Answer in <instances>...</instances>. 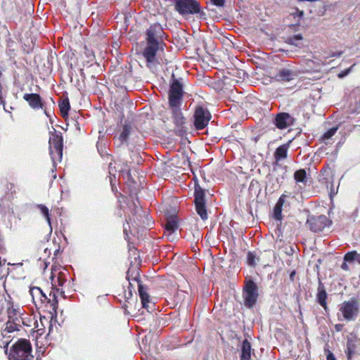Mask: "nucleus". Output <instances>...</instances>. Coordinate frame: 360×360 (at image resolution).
Returning a JSON list of instances; mask_svg holds the SVG:
<instances>
[{
  "label": "nucleus",
  "instance_id": "obj_46",
  "mask_svg": "<svg viewBox=\"0 0 360 360\" xmlns=\"http://www.w3.org/2000/svg\"><path fill=\"white\" fill-rule=\"evenodd\" d=\"M60 293L61 295H64V292H63V291H61ZM63 296L65 297V295H63Z\"/></svg>",
  "mask_w": 360,
  "mask_h": 360
},
{
  "label": "nucleus",
  "instance_id": "obj_44",
  "mask_svg": "<svg viewBox=\"0 0 360 360\" xmlns=\"http://www.w3.org/2000/svg\"><path fill=\"white\" fill-rule=\"evenodd\" d=\"M44 113H45V115H46L47 117H50L49 113L46 111V109H44Z\"/></svg>",
  "mask_w": 360,
  "mask_h": 360
},
{
  "label": "nucleus",
  "instance_id": "obj_21",
  "mask_svg": "<svg viewBox=\"0 0 360 360\" xmlns=\"http://www.w3.org/2000/svg\"><path fill=\"white\" fill-rule=\"evenodd\" d=\"M285 195L283 194L278 199L274 209V217L276 220L282 219V207L285 202Z\"/></svg>",
  "mask_w": 360,
  "mask_h": 360
},
{
  "label": "nucleus",
  "instance_id": "obj_19",
  "mask_svg": "<svg viewBox=\"0 0 360 360\" xmlns=\"http://www.w3.org/2000/svg\"><path fill=\"white\" fill-rule=\"evenodd\" d=\"M251 357V345L245 339L242 342L240 360H250Z\"/></svg>",
  "mask_w": 360,
  "mask_h": 360
},
{
  "label": "nucleus",
  "instance_id": "obj_27",
  "mask_svg": "<svg viewBox=\"0 0 360 360\" xmlns=\"http://www.w3.org/2000/svg\"><path fill=\"white\" fill-rule=\"evenodd\" d=\"M59 108L60 110L61 115L63 117H65L68 115V111L70 108V103L68 98L63 99L60 103H59Z\"/></svg>",
  "mask_w": 360,
  "mask_h": 360
},
{
  "label": "nucleus",
  "instance_id": "obj_24",
  "mask_svg": "<svg viewBox=\"0 0 360 360\" xmlns=\"http://www.w3.org/2000/svg\"><path fill=\"white\" fill-rule=\"evenodd\" d=\"M131 127L128 124H124L123 126L122 130L120 132L118 139L120 143H123L127 141L128 137L131 133Z\"/></svg>",
  "mask_w": 360,
  "mask_h": 360
},
{
  "label": "nucleus",
  "instance_id": "obj_47",
  "mask_svg": "<svg viewBox=\"0 0 360 360\" xmlns=\"http://www.w3.org/2000/svg\"><path fill=\"white\" fill-rule=\"evenodd\" d=\"M46 251H47V248H45V250H44L45 253L46 252Z\"/></svg>",
  "mask_w": 360,
  "mask_h": 360
},
{
  "label": "nucleus",
  "instance_id": "obj_31",
  "mask_svg": "<svg viewBox=\"0 0 360 360\" xmlns=\"http://www.w3.org/2000/svg\"><path fill=\"white\" fill-rule=\"evenodd\" d=\"M294 178L297 182H305L306 171L304 169H299L294 174Z\"/></svg>",
  "mask_w": 360,
  "mask_h": 360
},
{
  "label": "nucleus",
  "instance_id": "obj_17",
  "mask_svg": "<svg viewBox=\"0 0 360 360\" xmlns=\"http://www.w3.org/2000/svg\"><path fill=\"white\" fill-rule=\"evenodd\" d=\"M23 99L26 101L29 105L33 109H44V104L41 96L38 94H25Z\"/></svg>",
  "mask_w": 360,
  "mask_h": 360
},
{
  "label": "nucleus",
  "instance_id": "obj_3",
  "mask_svg": "<svg viewBox=\"0 0 360 360\" xmlns=\"http://www.w3.org/2000/svg\"><path fill=\"white\" fill-rule=\"evenodd\" d=\"M53 131L51 132L49 138V151L53 161V165L56 167L60 162L63 157V140L60 132H57L53 128Z\"/></svg>",
  "mask_w": 360,
  "mask_h": 360
},
{
  "label": "nucleus",
  "instance_id": "obj_38",
  "mask_svg": "<svg viewBox=\"0 0 360 360\" xmlns=\"http://www.w3.org/2000/svg\"><path fill=\"white\" fill-rule=\"evenodd\" d=\"M326 359L327 360H335V357L333 353H331L330 352H328V354H327V356H326Z\"/></svg>",
  "mask_w": 360,
  "mask_h": 360
},
{
  "label": "nucleus",
  "instance_id": "obj_12",
  "mask_svg": "<svg viewBox=\"0 0 360 360\" xmlns=\"http://www.w3.org/2000/svg\"><path fill=\"white\" fill-rule=\"evenodd\" d=\"M307 224L314 232L323 231L326 227L330 225L331 221L325 215L311 217L307 219Z\"/></svg>",
  "mask_w": 360,
  "mask_h": 360
},
{
  "label": "nucleus",
  "instance_id": "obj_15",
  "mask_svg": "<svg viewBox=\"0 0 360 360\" xmlns=\"http://www.w3.org/2000/svg\"><path fill=\"white\" fill-rule=\"evenodd\" d=\"M170 107L172 108V110L173 122L176 125V130L178 131L179 134H181L182 132L185 131L184 129L185 119L179 108L180 105Z\"/></svg>",
  "mask_w": 360,
  "mask_h": 360
},
{
  "label": "nucleus",
  "instance_id": "obj_41",
  "mask_svg": "<svg viewBox=\"0 0 360 360\" xmlns=\"http://www.w3.org/2000/svg\"><path fill=\"white\" fill-rule=\"evenodd\" d=\"M341 267H342V269H345V270L347 269V265L346 263H343L342 264Z\"/></svg>",
  "mask_w": 360,
  "mask_h": 360
},
{
  "label": "nucleus",
  "instance_id": "obj_10",
  "mask_svg": "<svg viewBox=\"0 0 360 360\" xmlns=\"http://www.w3.org/2000/svg\"><path fill=\"white\" fill-rule=\"evenodd\" d=\"M165 32L162 25L159 23H155L150 26L146 31V41L150 44L155 43L156 44H164Z\"/></svg>",
  "mask_w": 360,
  "mask_h": 360
},
{
  "label": "nucleus",
  "instance_id": "obj_43",
  "mask_svg": "<svg viewBox=\"0 0 360 360\" xmlns=\"http://www.w3.org/2000/svg\"><path fill=\"white\" fill-rule=\"evenodd\" d=\"M127 279L129 281V283L130 285H132V283H131V280L130 279L129 276V272L127 273Z\"/></svg>",
  "mask_w": 360,
  "mask_h": 360
},
{
  "label": "nucleus",
  "instance_id": "obj_30",
  "mask_svg": "<svg viewBox=\"0 0 360 360\" xmlns=\"http://www.w3.org/2000/svg\"><path fill=\"white\" fill-rule=\"evenodd\" d=\"M11 317L9 316V320L6 323V326L5 330L11 333L18 329V326L20 325V320L16 318L15 321L17 322H11Z\"/></svg>",
  "mask_w": 360,
  "mask_h": 360
},
{
  "label": "nucleus",
  "instance_id": "obj_4",
  "mask_svg": "<svg viewBox=\"0 0 360 360\" xmlns=\"http://www.w3.org/2000/svg\"><path fill=\"white\" fill-rule=\"evenodd\" d=\"M359 309L358 302L355 299L343 302L339 306V311L342 314V319L340 318L338 314V319L340 321L346 320L347 321L355 320L359 313Z\"/></svg>",
  "mask_w": 360,
  "mask_h": 360
},
{
  "label": "nucleus",
  "instance_id": "obj_35",
  "mask_svg": "<svg viewBox=\"0 0 360 360\" xmlns=\"http://www.w3.org/2000/svg\"><path fill=\"white\" fill-rule=\"evenodd\" d=\"M352 68V66L351 68H349L347 69V70H343V71L340 72L338 74V77H339V78H343V77H345V76H347V75L349 73V72L351 71Z\"/></svg>",
  "mask_w": 360,
  "mask_h": 360
},
{
  "label": "nucleus",
  "instance_id": "obj_9",
  "mask_svg": "<svg viewBox=\"0 0 360 360\" xmlns=\"http://www.w3.org/2000/svg\"><path fill=\"white\" fill-rule=\"evenodd\" d=\"M194 196L195 210L200 218L205 221L208 218L207 209L205 207V193L199 186H195V188Z\"/></svg>",
  "mask_w": 360,
  "mask_h": 360
},
{
  "label": "nucleus",
  "instance_id": "obj_2",
  "mask_svg": "<svg viewBox=\"0 0 360 360\" xmlns=\"http://www.w3.org/2000/svg\"><path fill=\"white\" fill-rule=\"evenodd\" d=\"M30 294L32 296V301L37 308H41L45 302L50 305L51 309L54 313H56L58 307V300L56 292L51 291L49 298L43 292L39 287H32L30 290Z\"/></svg>",
  "mask_w": 360,
  "mask_h": 360
},
{
  "label": "nucleus",
  "instance_id": "obj_14",
  "mask_svg": "<svg viewBox=\"0 0 360 360\" xmlns=\"http://www.w3.org/2000/svg\"><path fill=\"white\" fill-rule=\"evenodd\" d=\"M133 281L136 282L138 284L139 293L141 300L142 307L148 311L153 309L154 303L150 301V295L147 292L146 288L142 285L136 277L132 279Z\"/></svg>",
  "mask_w": 360,
  "mask_h": 360
},
{
  "label": "nucleus",
  "instance_id": "obj_28",
  "mask_svg": "<svg viewBox=\"0 0 360 360\" xmlns=\"http://www.w3.org/2000/svg\"><path fill=\"white\" fill-rule=\"evenodd\" d=\"M302 40V36L300 34L293 35L292 37H288L286 39V42L290 45H293L295 46H300L301 41Z\"/></svg>",
  "mask_w": 360,
  "mask_h": 360
},
{
  "label": "nucleus",
  "instance_id": "obj_1",
  "mask_svg": "<svg viewBox=\"0 0 360 360\" xmlns=\"http://www.w3.org/2000/svg\"><path fill=\"white\" fill-rule=\"evenodd\" d=\"M32 345L29 340L20 339L11 347L9 360H30L32 358Z\"/></svg>",
  "mask_w": 360,
  "mask_h": 360
},
{
  "label": "nucleus",
  "instance_id": "obj_13",
  "mask_svg": "<svg viewBox=\"0 0 360 360\" xmlns=\"http://www.w3.org/2000/svg\"><path fill=\"white\" fill-rule=\"evenodd\" d=\"M51 283L52 285V291L58 292V286H62L66 281L65 274L60 267L53 266L50 276Z\"/></svg>",
  "mask_w": 360,
  "mask_h": 360
},
{
  "label": "nucleus",
  "instance_id": "obj_36",
  "mask_svg": "<svg viewBox=\"0 0 360 360\" xmlns=\"http://www.w3.org/2000/svg\"><path fill=\"white\" fill-rule=\"evenodd\" d=\"M291 15H292L294 18L298 17L299 18H301L304 15V12L296 8L295 12L292 13Z\"/></svg>",
  "mask_w": 360,
  "mask_h": 360
},
{
  "label": "nucleus",
  "instance_id": "obj_26",
  "mask_svg": "<svg viewBox=\"0 0 360 360\" xmlns=\"http://www.w3.org/2000/svg\"><path fill=\"white\" fill-rule=\"evenodd\" d=\"M355 349L356 345L354 342L351 339L348 340L347 342V349L345 351L348 360H351L352 359L353 355L355 353Z\"/></svg>",
  "mask_w": 360,
  "mask_h": 360
},
{
  "label": "nucleus",
  "instance_id": "obj_23",
  "mask_svg": "<svg viewBox=\"0 0 360 360\" xmlns=\"http://www.w3.org/2000/svg\"><path fill=\"white\" fill-rule=\"evenodd\" d=\"M278 76L281 80L290 81L295 78L296 75L292 70L283 68L279 71Z\"/></svg>",
  "mask_w": 360,
  "mask_h": 360
},
{
  "label": "nucleus",
  "instance_id": "obj_20",
  "mask_svg": "<svg viewBox=\"0 0 360 360\" xmlns=\"http://www.w3.org/2000/svg\"><path fill=\"white\" fill-rule=\"evenodd\" d=\"M288 144H283L278 147L274 153V158L276 162H279L287 158Z\"/></svg>",
  "mask_w": 360,
  "mask_h": 360
},
{
  "label": "nucleus",
  "instance_id": "obj_8",
  "mask_svg": "<svg viewBox=\"0 0 360 360\" xmlns=\"http://www.w3.org/2000/svg\"><path fill=\"white\" fill-rule=\"evenodd\" d=\"M165 44H150L146 41V46L143 51V56L147 62V66L151 68L152 65L158 63L157 53L158 51L164 50Z\"/></svg>",
  "mask_w": 360,
  "mask_h": 360
},
{
  "label": "nucleus",
  "instance_id": "obj_42",
  "mask_svg": "<svg viewBox=\"0 0 360 360\" xmlns=\"http://www.w3.org/2000/svg\"><path fill=\"white\" fill-rule=\"evenodd\" d=\"M335 328H336V330H338V331H339V330H341V328H342V326H341V325H340V324H338V325H336V326H335Z\"/></svg>",
  "mask_w": 360,
  "mask_h": 360
},
{
  "label": "nucleus",
  "instance_id": "obj_18",
  "mask_svg": "<svg viewBox=\"0 0 360 360\" xmlns=\"http://www.w3.org/2000/svg\"><path fill=\"white\" fill-rule=\"evenodd\" d=\"M328 297V294L326 292L325 286L323 283L321 281L319 283L318 288H317V294H316V300L318 303L323 307V309L326 311L328 309L326 300Z\"/></svg>",
  "mask_w": 360,
  "mask_h": 360
},
{
  "label": "nucleus",
  "instance_id": "obj_29",
  "mask_svg": "<svg viewBox=\"0 0 360 360\" xmlns=\"http://www.w3.org/2000/svg\"><path fill=\"white\" fill-rule=\"evenodd\" d=\"M37 207L39 209V210L41 211V213L46 218V221L48 222L50 228L51 229V218H50L49 208L42 204L37 205Z\"/></svg>",
  "mask_w": 360,
  "mask_h": 360
},
{
  "label": "nucleus",
  "instance_id": "obj_6",
  "mask_svg": "<svg viewBox=\"0 0 360 360\" xmlns=\"http://www.w3.org/2000/svg\"><path fill=\"white\" fill-rule=\"evenodd\" d=\"M175 10L181 15L198 14L200 6L197 0H176Z\"/></svg>",
  "mask_w": 360,
  "mask_h": 360
},
{
  "label": "nucleus",
  "instance_id": "obj_32",
  "mask_svg": "<svg viewBox=\"0 0 360 360\" xmlns=\"http://www.w3.org/2000/svg\"><path fill=\"white\" fill-rule=\"evenodd\" d=\"M338 129V127L330 128V129H328L326 132H325L323 134L322 139L323 141L330 139L333 136L335 135V134L337 132Z\"/></svg>",
  "mask_w": 360,
  "mask_h": 360
},
{
  "label": "nucleus",
  "instance_id": "obj_48",
  "mask_svg": "<svg viewBox=\"0 0 360 360\" xmlns=\"http://www.w3.org/2000/svg\"><path fill=\"white\" fill-rule=\"evenodd\" d=\"M1 250V248H0V250Z\"/></svg>",
  "mask_w": 360,
  "mask_h": 360
},
{
  "label": "nucleus",
  "instance_id": "obj_5",
  "mask_svg": "<svg viewBox=\"0 0 360 360\" xmlns=\"http://www.w3.org/2000/svg\"><path fill=\"white\" fill-rule=\"evenodd\" d=\"M258 296L257 285L252 280L246 281L243 292L245 306L252 308L256 304Z\"/></svg>",
  "mask_w": 360,
  "mask_h": 360
},
{
  "label": "nucleus",
  "instance_id": "obj_11",
  "mask_svg": "<svg viewBox=\"0 0 360 360\" xmlns=\"http://www.w3.org/2000/svg\"><path fill=\"white\" fill-rule=\"evenodd\" d=\"M211 115L208 110L200 106L196 108L194 113V125L198 129H204L210 120Z\"/></svg>",
  "mask_w": 360,
  "mask_h": 360
},
{
  "label": "nucleus",
  "instance_id": "obj_22",
  "mask_svg": "<svg viewBox=\"0 0 360 360\" xmlns=\"http://www.w3.org/2000/svg\"><path fill=\"white\" fill-rule=\"evenodd\" d=\"M178 228L177 221L175 217H170L165 224V234L167 236L172 235Z\"/></svg>",
  "mask_w": 360,
  "mask_h": 360
},
{
  "label": "nucleus",
  "instance_id": "obj_37",
  "mask_svg": "<svg viewBox=\"0 0 360 360\" xmlns=\"http://www.w3.org/2000/svg\"><path fill=\"white\" fill-rule=\"evenodd\" d=\"M212 3L217 6H223L225 0H212Z\"/></svg>",
  "mask_w": 360,
  "mask_h": 360
},
{
  "label": "nucleus",
  "instance_id": "obj_25",
  "mask_svg": "<svg viewBox=\"0 0 360 360\" xmlns=\"http://www.w3.org/2000/svg\"><path fill=\"white\" fill-rule=\"evenodd\" d=\"M344 259L347 262H357L360 264V254L356 251L349 252L345 254Z\"/></svg>",
  "mask_w": 360,
  "mask_h": 360
},
{
  "label": "nucleus",
  "instance_id": "obj_45",
  "mask_svg": "<svg viewBox=\"0 0 360 360\" xmlns=\"http://www.w3.org/2000/svg\"><path fill=\"white\" fill-rule=\"evenodd\" d=\"M292 276H294V273H292L291 275H290V278H292Z\"/></svg>",
  "mask_w": 360,
  "mask_h": 360
},
{
  "label": "nucleus",
  "instance_id": "obj_39",
  "mask_svg": "<svg viewBox=\"0 0 360 360\" xmlns=\"http://www.w3.org/2000/svg\"><path fill=\"white\" fill-rule=\"evenodd\" d=\"M342 54V51H338V52H333L331 54H330V57H340L341 56Z\"/></svg>",
  "mask_w": 360,
  "mask_h": 360
},
{
  "label": "nucleus",
  "instance_id": "obj_33",
  "mask_svg": "<svg viewBox=\"0 0 360 360\" xmlns=\"http://www.w3.org/2000/svg\"><path fill=\"white\" fill-rule=\"evenodd\" d=\"M258 258L256 257L255 255L251 252H248L247 261L250 266H255L257 264Z\"/></svg>",
  "mask_w": 360,
  "mask_h": 360
},
{
  "label": "nucleus",
  "instance_id": "obj_16",
  "mask_svg": "<svg viewBox=\"0 0 360 360\" xmlns=\"http://www.w3.org/2000/svg\"><path fill=\"white\" fill-rule=\"evenodd\" d=\"M293 118L287 112H281L274 119V124L280 129H284L293 124Z\"/></svg>",
  "mask_w": 360,
  "mask_h": 360
},
{
  "label": "nucleus",
  "instance_id": "obj_7",
  "mask_svg": "<svg viewBox=\"0 0 360 360\" xmlns=\"http://www.w3.org/2000/svg\"><path fill=\"white\" fill-rule=\"evenodd\" d=\"M172 81L169 92V102L170 106L180 105L183 96V85L179 80L172 75Z\"/></svg>",
  "mask_w": 360,
  "mask_h": 360
},
{
  "label": "nucleus",
  "instance_id": "obj_40",
  "mask_svg": "<svg viewBox=\"0 0 360 360\" xmlns=\"http://www.w3.org/2000/svg\"><path fill=\"white\" fill-rule=\"evenodd\" d=\"M338 191L335 190V188H333V185L331 184V187H330V195L332 196V195H335L337 193Z\"/></svg>",
  "mask_w": 360,
  "mask_h": 360
},
{
  "label": "nucleus",
  "instance_id": "obj_34",
  "mask_svg": "<svg viewBox=\"0 0 360 360\" xmlns=\"http://www.w3.org/2000/svg\"><path fill=\"white\" fill-rule=\"evenodd\" d=\"M112 163H110V165H109V169H110L109 174L110 175V184L112 186V188H113L114 185H115V183L113 182V178L115 179V175L114 174H112Z\"/></svg>",
  "mask_w": 360,
  "mask_h": 360
}]
</instances>
